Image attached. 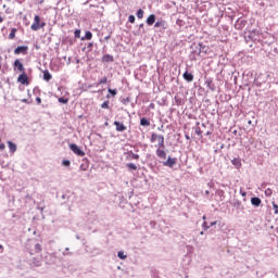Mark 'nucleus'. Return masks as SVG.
<instances>
[{"instance_id": "obj_1", "label": "nucleus", "mask_w": 278, "mask_h": 278, "mask_svg": "<svg viewBox=\"0 0 278 278\" xmlns=\"http://www.w3.org/2000/svg\"><path fill=\"white\" fill-rule=\"evenodd\" d=\"M26 250L30 256L41 253L42 245L37 243L35 240H28L26 242Z\"/></svg>"}, {"instance_id": "obj_2", "label": "nucleus", "mask_w": 278, "mask_h": 278, "mask_svg": "<svg viewBox=\"0 0 278 278\" xmlns=\"http://www.w3.org/2000/svg\"><path fill=\"white\" fill-rule=\"evenodd\" d=\"M167 28H168V23L163 18H159L154 24V30L156 33H165Z\"/></svg>"}, {"instance_id": "obj_3", "label": "nucleus", "mask_w": 278, "mask_h": 278, "mask_svg": "<svg viewBox=\"0 0 278 278\" xmlns=\"http://www.w3.org/2000/svg\"><path fill=\"white\" fill-rule=\"evenodd\" d=\"M41 22V17L39 15H35L34 16V22L33 24L30 25V29L31 30H39L40 28L45 27L46 26V23Z\"/></svg>"}, {"instance_id": "obj_4", "label": "nucleus", "mask_w": 278, "mask_h": 278, "mask_svg": "<svg viewBox=\"0 0 278 278\" xmlns=\"http://www.w3.org/2000/svg\"><path fill=\"white\" fill-rule=\"evenodd\" d=\"M17 83H21L22 85H25V86L29 85V78H28V75L26 74V72H22L17 76Z\"/></svg>"}, {"instance_id": "obj_5", "label": "nucleus", "mask_w": 278, "mask_h": 278, "mask_svg": "<svg viewBox=\"0 0 278 278\" xmlns=\"http://www.w3.org/2000/svg\"><path fill=\"white\" fill-rule=\"evenodd\" d=\"M71 151L75 153V155H78L79 157H84L85 152L75 143L70 144Z\"/></svg>"}, {"instance_id": "obj_6", "label": "nucleus", "mask_w": 278, "mask_h": 278, "mask_svg": "<svg viewBox=\"0 0 278 278\" xmlns=\"http://www.w3.org/2000/svg\"><path fill=\"white\" fill-rule=\"evenodd\" d=\"M28 50H29V47L28 46H17L15 49H14V54H27L28 53Z\"/></svg>"}, {"instance_id": "obj_7", "label": "nucleus", "mask_w": 278, "mask_h": 278, "mask_svg": "<svg viewBox=\"0 0 278 278\" xmlns=\"http://www.w3.org/2000/svg\"><path fill=\"white\" fill-rule=\"evenodd\" d=\"M13 68H14V70H17L18 72H22V73L25 72L24 64L21 62L20 59L14 60V62H13Z\"/></svg>"}, {"instance_id": "obj_8", "label": "nucleus", "mask_w": 278, "mask_h": 278, "mask_svg": "<svg viewBox=\"0 0 278 278\" xmlns=\"http://www.w3.org/2000/svg\"><path fill=\"white\" fill-rule=\"evenodd\" d=\"M204 85H205L211 91H215V90H216V86H215L214 79H213L212 77L205 78Z\"/></svg>"}, {"instance_id": "obj_9", "label": "nucleus", "mask_w": 278, "mask_h": 278, "mask_svg": "<svg viewBox=\"0 0 278 278\" xmlns=\"http://www.w3.org/2000/svg\"><path fill=\"white\" fill-rule=\"evenodd\" d=\"M197 50H198V55H201V53L206 54L208 52L210 48L206 47L205 45H203L202 42H199L197 45Z\"/></svg>"}, {"instance_id": "obj_10", "label": "nucleus", "mask_w": 278, "mask_h": 278, "mask_svg": "<svg viewBox=\"0 0 278 278\" xmlns=\"http://www.w3.org/2000/svg\"><path fill=\"white\" fill-rule=\"evenodd\" d=\"M248 24V21L243 20V18H238L235 23V27L236 29H243L245 27V25Z\"/></svg>"}, {"instance_id": "obj_11", "label": "nucleus", "mask_w": 278, "mask_h": 278, "mask_svg": "<svg viewBox=\"0 0 278 278\" xmlns=\"http://www.w3.org/2000/svg\"><path fill=\"white\" fill-rule=\"evenodd\" d=\"M113 125L115 126V129H116L117 131H126V129H127V126H125V124H124L123 122H117V121H115V122L113 123Z\"/></svg>"}, {"instance_id": "obj_12", "label": "nucleus", "mask_w": 278, "mask_h": 278, "mask_svg": "<svg viewBox=\"0 0 278 278\" xmlns=\"http://www.w3.org/2000/svg\"><path fill=\"white\" fill-rule=\"evenodd\" d=\"M182 78H184L187 83H192V81L194 80V75H193L192 73H189V71L187 70L186 72H184Z\"/></svg>"}, {"instance_id": "obj_13", "label": "nucleus", "mask_w": 278, "mask_h": 278, "mask_svg": "<svg viewBox=\"0 0 278 278\" xmlns=\"http://www.w3.org/2000/svg\"><path fill=\"white\" fill-rule=\"evenodd\" d=\"M156 15L155 14H150L148 17H147V20H146V24L148 25V26H152V25H154V24H156Z\"/></svg>"}, {"instance_id": "obj_14", "label": "nucleus", "mask_w": 278, "mask_h": 278, "mask_svg": "<svg viewBox=\"0 0 278 278\" xmlns=\"http://www.w3.org/2000/svg\"><path fill=\"white\" fill-rule=\"evenodd\" d=\"M115 61V58L114 55L112 54H104L102 58H101V62L102 63H113Z\"/></svg>"}, {"instance_id": "obj_15", "label": "nucleus", "mask_w": 278, "mask_h": 278, "mask_svg": "<svg viewBox=\"0 0 278 278\" xmlns=\"http://www.w3.org/2000/svg\"><path fill=\"white\" fill-rule=\"evenodd\" d=\"M177 164V159H172L168 156L167 161L163 163L164 166H168L169 168H173Z\"/></svg>"}, {"instance_id": "obj_16", "label": "nucleus", "mask_w": 278, "mask_h": 278, "mask_svg": "<svg viewBox=\"0 0 278 278\" xmlns=\"http://www.w3.org/2000/svg\"><path fill=\"white\" fill-rule=\"evenodd\" d=\"M139 125H140V127H150L151 119L147 118V117H141Z\"/></svg>"}, {"instance_id": "obj_17", "label": "nucleus", "mask_w": 278, "mask_h": 278, "mask_svg": "<svg viewBox=\"0 0 278 278\" xmlns=\"http://www.w3.org/2000/svg\"><path fill=\"white\" fill-rule=\"evenodd\" d=\"M92 38H93L92 31L86 30V31H85V35H84L83 37H80V40H81V41L91 40Z\"/></svg>"}, {"instance_id": "obj_18", "label": "nucleus", "mask_w": 278, "mask_h": 278, "mask_svg": "<svg viewBox=\"0 0 278 278\" xmlns=\"http://www.w3.org/2000/svg\"><path fill=\"white\" fill-rule=\"evenodd\" d=\"M156 155H157V157H160L161 160H166V157H167V154H166L165 150H163V149H161V148H159V149L156 150Z\"/></svg>"}, {"instance_id": "obj_19", "label": "nucleus", "mask_w": 278, "mask_h": 278, "mask_svg": "<svg viewBox=\"0 0 278 278\" xmlns=\"http://www.w3.org/2000/svg\"><path fill=\"white\" fill-rule=\"evenodd\" d=\"M42 79L46 81H50L52 79V74L49 72V70L43 71Z\"/></svg>"}, {"instance_id": "obj_20", "label": "nucleus", "mask_w": 278, "mask_h": 278, "mask_svg": "<svg viewBox=\"0 0 278 278\" xmlns=\"http://www.w3.org/2000/svg\"><path fill=\"white\" fill-rule=\"evenodd\" d=\"M251 204L255 207H260L262 205V200L260 198H252L251 199Z\"/></svg>"}, {"instance_id": "obj_21", "label": "nucleus", "mask_w": 278, "mask_h": 278, "mask_svg": "<svg viewBox=\"0 0 278 278\" xmlns=\"http://www.w3.org/2000/svg\"><path fill=\"white\" fill-rule=\"evenodd\" d=\"M106 83H108V77L104 76V77H102L100 80H98L97 84H94V85H89V88H91V87H93V86L98 87V86H100V85H102V84H106Z\"/></svg>"}, {"instance_id": "obj_22", "label": "nucleus", "mask_w": 278, "mask_h": 278, "mask_svg": "<svg viewBox=\"0 0 278 278\" xmlns=\"http://www.w3.org/2000/svg\"><path fill=\"white\" fill-rule=\"evenodd\" d=\"M8 148L10 149L11 153H15L17 146L12 141H8Z\"/></svg>"}, {"instance_id": "obj_23", "label": "nucleus", "mask_w": 278, "mask_h": 278, "mask_svg": "<svg viewBox=\"0 0 278 278\" xmlns=\"http://www.w3.org/2000/svg\"><path fill=\"white\" fill-rule=\"evenodd\" d=\"M195 54L199 55L198 45L194 46V48L192 49L191 54H190V59L191 60H197Z\"/></svg>"}, {"instance_id": "obj_24", "label": "nucleus", "mask_w": 278, "mask_h": 278, "mask_svg": "<svg viewBox=\"0 0 278 278\" xmlns=\"http://www.w3.org/2000/svg\"><path fill=\"white\" fill-rule=\"evenodd\" d=\"M231 164H232L233 166H236V168H241V166H242V163H241V160H240V159H233V160L231 161Z\"/></svg>"}, {"instance_id": "obj_25", "label": "nucleus", "mask_w": 278, "mask_h": 278, "mask_svg": "<svg viewBox=\"0 0 278 278\" xmlns=\"http://www.w3.org/2000/svg\"><path fill=\"white\" fill-rule=\"evenodd\" d=\"M17 28H11V31L8 36L10 40H13L16 37Z\"/></svg>"}, {"instance_id": "obj_26", "label": "nucleus", "mask_w": 278, "mask_h": 278, "mask_svg": "<svg viewBox=\"0 0 278 278\" xmlns=\"http://www.w3.org/2000/svg\"><path fill=\"white\" fill-rule=\"evenodd\" d=\"M93 45V42H88L87 46L81 49V51H86L87 49V52H91Z\"/></svg>"}, {"instance_id": "obj_27", "label": "nucleus", "mask_w": 278, "mask_h": 278, "mask_svg": "<svg viewBox=\"0 0 278 278\" xmlns=\"http://www.w3.org/2000/svg\"><path fill=\"white\" fill-rule=\"evenodd\" d=\"M136 16L141 20L144 16V11L142 9L137 10Z\"/></svg>"}, {"instance_id": "obj_28", "label": "nucleus", "mask_w": 278, "mask_h": 278, "mask_svg": "<svg viewBox=\"0 0 278 278\" xmlns=\"http://www.w3.org/2000/svg\"><path fill=\"white\" fill-rule=\"evenodd\" d=\"M108 92L110 93V96L115 97L118 93L117 89H112V88H108Z\"/></svg>"}, {"instance_id": "obj_29", "label": "nucleus", "mask_w": 278, "mask_h": 278, "mask_svg": "<svg viewBox=\"0 0 278 278\" xmlns=\"http://www.w3.org/2000/svg\"><path fill=\"white\" fill-rule=\"evenodd\" d=\"M101 109L102 110H110V101H104L103 103H101Z\"/></svg>"}, {"instance_id": "obj_30", "label": "nucleus", "mask_w": 278, "mask_h": 278, "mask_svg": "<svg viewBox=\"0 0 278 278\" xmlns=\"http://www.w3.org/2000/svg\"><path fill=\"white\" fill-rule=\"evenodd\" d=\"M117 257L122 261H125L127 258V255H125L123 251H118L117 252Z\"/></svg>"}, {"instance_id": "obj_31", "label": "nucleus", "mask_w": 278, "mask_h": 278, "mask_svg": "<svg viewBox=\"0 0 278 278\" xmlns=\"http://www.w3.org/2000/svg\"><path fill=\"white\" fill-rule=\"evenodd\" d=\"M58 101L60 102V103H62L63 105H66V103H68V99L67 98H64V97H60L59 99H58Z\"/></svg>"}, {"instance_id": "obj_32", "label": "nucleus", "mask_w": 278, "mask_h": 278, "mask_svg": "<svg viewBox=\"0 0 278 278\" xmlns=\"http://www.w3.org/2000/svg\"><path fill=\"white\" fill-rule=\"evenodd\" d=\"M257 124H258L257 119H254V121L250 119V121H248V125H250L251 127H256Z\"/></svg>"}, {"instance_id": "obj_33", "label": "nucleus", "mask_w": 278, "mask_h": 278, "mask_svg": "<svg viewBox=\"0 0 278 278\" xmlns=\"http://www.w3.org/2000/svg\"><path fill=\"white\" fill-rule=\"evenodd\" d=\"M127 168H130V170H137V165L136 164H134V163H128L127 164Z\"/></svg>"}, {"instance_id": "obj_34", "label": "nucleus", "mask_w": 278, "mask_h": 278, "mask_svg": "<svg viewBox=\"0 0 278 278\" xmlns=\"http://www.w3.org/2000/svg\"><path fill=\"white\" fill-rule=\"evenodd\" d=\"M121 103H123V105H128V103H130V98L129 97L123 98Z\"/></svg>"}, {"instance_id": "obj_35", "label": "nucleus", "mask_w": 278, "mask_h": 278, "mask_svg": "<svg viewBox=\"0 0 278 278\" xmlns=\"http://www.w3.org/2000/svg\"><path fill=\"white\" fill-rule=\"evenodd\" d=\"M80 35H81V30H80V29H75V30H74V37H75V38H81Z\"/></svg>"}, {"instance_id": "obj_36", "label": "nucleus", "mask_w": 278, "mask_h": 278, "mask_svg": "<svg viewBox=\"0 0 278 278\" xmlns=\"http://www.w3.org/2000/svg\"><path fill=\"white\" fill-rule=\"evenodd\" d=\"M128 22L131 23V24H135L136 23V16L135 15H129L128 16Z\"/></svg>"}, {"instance_id": "obj_37", "label": "nucleus", "mask_w": 278, "mask_h": 278, "mask_svg": "<svg viewBox=\"0 0 278 278\" xmlns=\"http://www.w3.org/2000/svg\"><path fill=\"white\" fill-rule=\"evenodd\" d=\"M194 134H197V136H202V130L200 127H194Z\"/></svg>"}, {"instance_id": "obj_38", "label": "nucleus", "mask_w": 278, "mask_h": 278, "mask_svg": "<svg viewBox=\"0 0 278 278\" xmlns=\"http://www.w3.org/2000/svg\"><path fill=\"white\" fill-rule=\"evenodd\" d=\"M63 166H71V161L64 160L62 161Z\"/></svg>"}, {"instance_id": "obj_39", "label": "nucleus", "mask_w": 278, "mask_h": 278, "mask_svg": "<svg viewBox=\"0 0 278 278\" xmlns=\"http://www.w3.org/2000/svg\"><path fill=\"white\" fill-rule=\"evenodd\" d=\"M35 101H36L37 105H40L42 103V100L40 97H36Z\"/></svg>"}, {"instance_id": "obj_40", "label": "nucleus", "mask_w": 278, "mask_h": 278, "mask_svg": "<svg viewBox=\"0 0 278 278\" xmlns=\"http://www.w3.org/2000/svg\"><path fill=\"white\" fill-rule=\"evenodd\" d=\"M140 155L131 153V160H139Z\"/></svg>"}, {"instance_id": "obj_41", "label": "nucleus", "mask_w": 278, "mask_h": 278, "mask_svg": "<svg viewBox=\"0 0 278 278\" xmlns=\"http://www.w3.org/2000/svg\"><path fill=\"white\" fill-rule=\"evenodd\" d=\"M139 30H142L143 34L146 33L143 23L139 24Z\"/></svg>"}, {"instance_id": "obj_42", "label": "nucleus", "mask_w": 278, "mask_h": 278, "mask_svg": "<svg viewBox=\"0 0 278 278\" xmlns=\"http://www.w3.org/2000/svg\"><path fill=\"white\" fill-rule=\"evenodd\" d=\"M273 207H274V210H275V214L278 215V204H275V203H274V204H273Z\"/></svg>"}, {"instance_id": "obj_43", "label": "nucleus", "mask_w": 278, "mask_h": 278, "mask_svg": "<svg viewBox=\"0 0 278 278\" xmlns=\"http://www.w3.org/2000/svg\"><path fill=\"white\" fill-rule=\"evenodd\" d=\"M21 102L26 103L27 105H29V103H31V101H29L28 99H22Z\"/></svg>"}, {"instance_id": "obj_44", "label": "nucleus", "mask_w": 278, "mask_h": 278, "mask_svg": "<svg viewBox=\"0 0 278 278\" xmlns=\"http://www.w3.org/2000/svg\"><path fill=\"white\" fill-rule=\"evenodd\" d=\"M5 144L0 140V151H4Z\"/></svg>"}, {"instance_id": "obj_45", "label": "nucleus", "mask_w": 278, "mask_h": 278, "mask_svg": "<svg viewBox=\"0 0 278 278\" xmlns=\"http://www.w3.org/2000/svg\"><path fill=\"white\" fill-rule=\"evenodd\" d=\"M202 227H203L204 229H210V226L207 225V222H204L203 225H202Z\"/></svg>"}, {"instance_id": "obj_46", "label": "nucleus", "mask_w": 278, "mask_h": 278, "mask_svg": "<svg viewBox=\"0 0 278 278\" xmlns=\"http://www.w3.org/2000/svg\"><path fill=\"white\" fill-rule=\"evenodd\" d=\"M111 35H112V33H110L108 36H105V37H104V40H105V41L110 40V39H111Z\"/></svg>"}, {"instance_id": "obj_47", "label": "nucleus", "mask_w": 278, "mask_h": 278, "mask_svg": "<svg viewBox=\"0 0 278 278\" xmlns=\"http://www.w3.org/2000/svg\"><path fill=\"white\" fill-rule=\"evenodd\" d=\"M175 101H176L177 105L181 104V100H178L177 98H175Z\"/></svg>"}, {"instance_id": "obj_48", "label": "nucleus", "mask_w": 278, "mask_h": 278, "mask_svg": "<svg viewBox=\"0 0 278 278\" xmlns=\"http://www.w3.org/2000/svg\"><path fill=\"white\" fill-rule=\"evenodd\" d=\"M176 24H177V25H181V24H182V21L177 20V21H176Z\"/></svg>"}, {"instance_id": "obj_49", "label": "nucleus", "mask_w": 278, "mask_h": 278, "mask_svg": "<svg viewBox=\"0 0 278 278\" xmlns=\"http://www.w3.org/2000/svg\"><path fill=\"white\" fill-rule=\"evenodd\" d=\"M157 140H164V136H159Z\"/></svg>"}, {"instance_id": "obj_50", "label": "nucleus", "mask_w": 278, "mask_h": 278, "mask_svg": "<svg viewBox=\"0 0 278 278\" xmlns=\"http://www.w3.org/2000/svg\"><path fill=\"white\" fill-rule=\"evenodd\" d=\"M216 225H217V222L211 223V227L216 226Z\"/></svg>"}, {"instance_id": "obj_51", "label": "nucleus", "mask_w": 278, "mask_h": 278, "mask_svg": "<svg viewBox=\"0 0 278 278\" xmlns=\"http://www.w3.org/2000/svg\"><path fill=\"white\" fill-rule=\"evenodd\" d=\"M41 263L39 261L36 262V266L39 267Z\"/></svg>"}, {"instance_id": "obj_52", "label": "nucleus", "mask_w": 278, "mask_h": 278, "mask_svg": "<svg viewBox=\"0 0 278 278\" xmlns=\"http://www.w3.org/2000/svg\"><path fill=\"white\" fill-rule=\"evenodd\" d=\"M160 147H164V140L160 142Z\"/></svg>"}, {"instance_id": "obj_53", "label": "nucleus", "mask_w": 278, "mask_h": 278, "mask_svg": "<svg viewBox=\"0 0 278 278\" xmlns=\"http://www.w3.org/2000/svg\"><path fill=\"white\" fill-rule=\"evenodd\" d=\"M111 97H112L111 93L106 94V99H111Z\"/></svg>"}, {"instance_id": "obj_54", "label": "nucleus", "mask_w": 278, "mask_h": 278, "mask_svg": "<svg viewBox=\"0 0 278 278\" xmlns=\"http://www.w3.org/2000/svg\"><path fill=\"white\" fill-rule=\"evenodd\" d=\"M210 134H211V131H210V130H207V131L205 132V136H210Z\"/></svg>"}, {"instance_id": "obj_55", "label": "nucleus", "mask_w": 278, "mask_h": 278, "mask_svg": "<svg viewBox=\"0 0 278 278\" xmlns=\"http://www.w3.org/2000/svg\"><path fill=\"white\" fill-rule=\"evenodd\" d=\"M4 21V18L2 16H0V23H2Z\"/></svg>"}, {"instance_id": "obj_56", "label": "nucleus", "mask_w": 278, "mask_h": 278, "mask_svg": "<svg viewBox=\"0 0 278 278\" xmlns=\"http://www.w3.org/2000/svg\"><path fill=\"white\" fill-rule=\"evenodd\" d=\"M0 251L3 252V245L0 244Z\"/></svg>"}, {"instance_id": "obj_57", "label": "nucleus", "mask_w": 278, "mask_h": 278, "mask_svg": "<svg viewBox=\"0 0 278 278\" xmlns=\"http://www.w3.org/2000/svg\"><path fill=\"white\" fill-rule=\"evenodd\" d=\"M154 138H155V135L153 134L152 137H151V140H154Z\"/></svg>"}, {"instance_id": "obj_58", "label": "nucleus", "mask_w": 278, "mask_h": 278, "mask_svg": "<svg viewBox=\"0 0 278 278\" xmlns=\"http://www.w3.org/2000/svg\"><path fill=\"white\" fill-rule=\"evenodd\" d=\"M242 197H247V192H243V193H242Z\"/></svg>"}, {"instance_id": "obj_59", "label": "nucleus", "mask_w": 278, "mask_h": 278, "mask_svg": "<svg viewBox=\"0 0 278 278\" xmlns=\"http://www.w3.org/2000/svg\"><path fill=\"white\" fill-rule=\"evenodd\" d=\"M150 108H154V104H153V103H151V104H150Z\"/></svg>"}, {"instance_id": "obj_60", "label": "nucleus", "mask_w": 278, "mask_h": 278, "mask_svg": "<svg viewBox=\"0 0 278 278\" xmlns=\"http://www.w3.org/2000/svg\"><path fill=\"white\" fill-rule=\"evenodd\" d=\"M164 128V126L162 125L161 127H159V129H163Z\"/></svg>"}, {"instance_id": "obj_61", "label": "nucleus", "mask_w": 278, "mask_h": 278, "mask_svg": "<svg viewBox=\"0 0 278 278\" xmlns=\"http://www.w3.org/2000/svg\"><path fill=\"white\" fill-rule=\"evenodd\" d=\"M187 140H190V137L189 136H186Z\"/></svg>"}, {"instance_id": "obj_62", "label": "nucleus", "mask_w": 278, "mask_h": 278, "mask_svg": "<svg viewBox=\"0 0 278 278\" xmlns=\"http://www.w3.org/2000/svg\"><path fill=\"white\" fill-rule=\"evenodd\" d=\"M39 3H40V4L43 3V0H40Z\"/></svg>"}, {"instance_id": "obj_63", "label": "nucleus", "mask_w": 278, "mask_h": 278, "mask_svg": "<svg viewBox=\"0 0 278 278\" xmlns=\"http://www.w3.org/2000/svg\"><path fill=\"white\" fill-rule=\"evenodd\" d=\"M199 89H200V90H204V88H202V87H200Z\"/></svg>"}, {"instance_id": "obj_64", "label": "nucleus", "mask_w": 278, "mask_h": 278, "mask_svg": "<svg viewBox=\"0 0 278 278\" xmlns=\"http://www.w3.org/2000/svg\"><path fill=\"white\" fill-rule=\"evenodd\" d=\"M5 13H9V10H5Z\"/></svg>"}]
</instances>
